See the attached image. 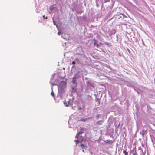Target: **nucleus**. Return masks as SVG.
<instances>
[{
	"instance_id": "f3484780",
	"label": "nucleus",
	"mask_w": 155,
	"mask_h": 155,
	"mask_svg": "<svg viewBox=\"0 0 155 155\" xmlns=\"http://www.w3.org/2000/svg\"><path fill=\"white\" fill-rule=\"evenodd\" d=\"M137 153L135 152V153H134L133 154V155H136V154H137Z\"/></svg>"
},
{
	"instance_id": "4468645a",
	"label": "nucleus",
	"mask_w": 155,
	"mask_h": 155,
	"mask_svg": "<svg viewBox=\"0 0 155 155\" xmlns=\"http://www.w3.org/2000/svg\"><path fill=\"white\" fill-rule=\"evenodd\" d=\"M51 95L53 97H54V93L53 91L51 92Z\"/></svg>"
},
{
	"instance_id": "f8f14e48",
	"label": "nucleus",
	"mask_w": 155,
	"mask_h": 155,
	"mask_svg": "<svg viewBox=\"0 0 155 155\" xmlns=\"http://www.w3.org/2000/svg\"><path fill=\"white\" fill-rule=\"evenodd\" d=\"M80 145L82 149H83L85 147V146L84 144H81Z\"/></svg>"
},
{
	"instance_id": "1a4fd4ad",
	"label": "nucleus",
	"mask_w": 155,
	"mask_h": 155,
	"mask_svg": "<svg viewBox=\"0 0 155 155\" xmlns=\"http://www.w3.org/2000/svg\"><path fill=\"white\" fill-rule=\"evenodd\" d=\"M123 153L124 154V155H128V152H127L125 150L123 151Z\"/></svg>"
},
{
	"instance_id": "6e6552de",
	"label": "nucleus",
	"mask_w": 155,
	"mask_h": 155,
	"mask_svg": "<svg viewBox=\"0 0 155 155\" xmlns=\"http://www.w3.org/2000/svg\"><path fill=\"white\" fill-rule=\"evenodd\" d=\"M74 141L76 142V145H77V144H78L79 143H81V142H79V140H75Z\"/></svg>"
},
{
	"instance_id": "6ab92c4d",
	"label": "nucleus",
	"mask_w": 155,
	"mask_h": 155,
	"mask_svg": "<svg viewBox=\"0 0 155 155\" xmlns=\"http://www.w3.org/2000/svg\"><path fill=\"white\" fill-rule=\"evenodd\" d=\"M53 22H54V25H55V22L54 21H53Z\"/></svg>"
},
{
	"instance_id": "0eeeda50",
	"label": "nucleus",
	"mask_w": 155,
	"mask_h": 155,
	"mask_svg": "<svg viewBox=\"0 0 155 155\" xmlns=\"http://www.w3.org/2000/svg\"><path fill=\"white\" fill-rule=\"evenodd\" d=\"M79 72H78V73H77L75 74L74 76V78H76L77 79V78H78L79 77Z\"/></svg>"
},
{
	"instance_id": "423d86ee",
	"label": "nucleus",
	"mask_w": 155,
	"mask_h": 155,
	"mask_svg": "<svg viewBox=\"0 0 155 155\" xmlns=\"http://www.w3.org/2000/svg\"><path fill=\"white\" fill-rule=\"evenodd\" d=\"M82 132H80L78 133H77L76 134V138H77V139L78 138L80 134H82Z\"/></svg>"
},
{
	"instance_id": "dca6fc26",
	"label": "nucleus",
	"mask_w": 155,
	"mask_h": 155,
	"mask_svg": "<svg viewBox=\"0 0 155 155\" xmlns=\"http://www.w3.org/2000/svg\"><path fill=\"white\" fill-rule=\"evenodd\" d=\"M75 63V62L74 61H73L72 62V64H74Z\"/></svg>"
},
{
	"instance_id": "9d476101",
	"label": "nucleus",
	"mask_w": 155,
	"mask_h": 155,
	"mask_svg": "<svg viewBox=\"0 0 155 155\" xmlns=\"http://www.w3.org/2000/svg\"><path fill=\"white\" fill-rule=\"evenodd\" d=\"M104 43L108 47H109L110 46V45L109 43L108 42H104Z\"/></svg>"
},
{
	"instance_id": "9b49d317",
	"label": "nucleus",
	"mask_w": 155,
	"mask_h": 155,
	"mask_svg": "<svg viewBox=\"0 0 155 155\" xmlns=\"http://www.w3.org/2000/svg\"><path fill=\"white\" fill-rule=\"evenodd\" d=\"M100 114H98L96 116V118L97 119H98L100 117Z\"/></svg>"
},
{
	"instance_id": "a211bd4d",
	"label": "nucleus",
	"mask_w": 155,
	"mask_h": 155,
	"mask_svg": "<svg viewBox=\"0 0 155 155\" xmlns=\"http://www.w3.org/2000/svg\"><path fill=\"white\" fill-rule=\"evenodd\" d=\"M60 32H58V34L59 35H60Z\"/></svg>"
},
{
	"instance_id": "39448f33",
	"label": "nucleus",
	"mask_w": 155,
	"mask_h": 155,
	"mask_svg": "<svg viewBox=\"0 0 155 155\" xmlns=\"http://www.w3.org/2000/svg\"><path fill=\"white\" fill-rule=\"evenodd\" d=\"M76 78L73 77L72 79V82L73 84H76Z\"/></svg>"
},
{
	"instance_id": "7ed1b4c3",
	"label": "nucleus",
	"mask_w": 155,
	"mask_h": 155,
	"mask_svg": "<svg viewBox=\"0 0 155 155\" xmlns=\"http://www.w3.org/2000/svg\"><path fill=\"white\" fill-rule=\"evenodd\" d=\"M64 104L66 107H68L69 106V105H70L69 102H67L66 101H64Z\"/></svg>"
},
{
	"instance_id": "f03ea898",
	"label": "nucleus",
	"mask_w": 155,
	"mask_h": 155,
	"mask_svg": "<svg viewBox=\"0 0 155 155\" xmlns=\"http://www.w3.org/2000/svg\"><path fill=\"white\" fill-rule=\"evenodd\" d=\"M104 122V120H99L96 122V124L97 125H101Z\"/></svg>"
},
{
	"instance_id": "f257e3e1",
	"label": "nucleus",
	"mask_w": 155,
	"mask_h": 155,
	"mask_svg": "<svg viewBox=\"0 0 155 155\" xmlns=\"http://www.w3.org/2000/svg\"><path fill=\"white\" fill-rule=\"evenodd\" d=\"M66 86V83L64 81L61 82L58 86V92L61 93H64L65 91Z\"/></svg>"
},
{
	"instance_id": "2eb2a0df",
	"label": "nucleus",
	"mask_w": 155,
	"mask_h": 155,
	"mask_svg": "<svg viewBox=\"0 0 155 155\" xmlns=\"http://www.w3.org/2000/svg\"><path fill=\"white\" fill-rule=\"evenodd\" d=\"M50 10L51 11H52L53 10V8H52V7H50Z\"/></svg>"
},
{
	"instance_id": "ddd939ff",
	"label": "nucleus",
	"mask_w": 155,
	"mask_h": 155,
	"mask_svg": "<svg viewBox=\"0 0 155 155\" xmlns=\"http://www.w3.org/2000/svg\"><path fill=\"white\" fill-rule=\"evenodd\" d=\"M43 18L44 19H47L48 17H47V16H45V15H44L43 16Z\"/></svg>"
},
{
	"instance_id": "20e7f679",
	"label": "nucleus",
	"mask_w": 155,
	"mask_h": 155,
	"mask_svg": "<svg viewBox=\"0 0 155 155\" xmlns=\"http://www.w3.org/2000/svg\"><path fill=\"white\" fill-rule=\"evenodd\" d=\"M93 41L94 42V45H96L97 48L98 47H99V45L97 43V41L94 39H93Z\"/></svg>"
}]
</instances>
